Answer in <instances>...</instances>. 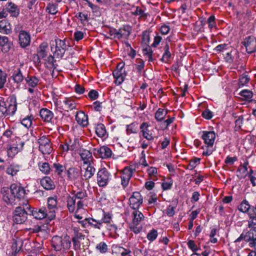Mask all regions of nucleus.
I'll use <instances>...</instances> for the list:
<instances>
[{
	"label": "nucleus",
	"mask_w": 256,
	"mask_h": 256,
	"mask_svg": "<svg viewBox=\"0 0 256 256\" xmlns=\"http://www.w3.org/2000/svg\"><path fill=\"white\" fill-rule=\"evenodd\" d=\"M93 106L95 110L100 112L102 109V102L100 101H96L93 103Z\"/></svg>",
	"instance_id": "774afa93"
},
{
	"label": "nucleus",
	"mask_w": 256,
	"mask_h": 256,
	"mask_svg": "<svg viewBox=\"0 0 256 256\" xmlns=\"http://www.w3.org/2000/svg\"><path fill=\"white\" fill-rule=\"evenodd\" d=\"M250 80V78L247 74H242L240 76L239 79L240 86H244Z\"/></svg>",
	"instance_id": "052dcab7"
},
{
	"label": "nucleus",
	"mask_w": 256,
	"mask_h": 256,
	"mask_svg": "<svg viewBox=\"0 0 256 256\" xmlns=\"http://www.w3.org/2000/svg\"><path fill=\"white\" fill-rule=\"evenodd\" d=\"M72 229L74 233L72 238L74 248L76 250H80V242L85 240L86 236L82 234L83 230L78 226L72 225Z\"/></svg>",
	"instance_id": "423d86ee"
},
{
	"label": "nucleus",
	"mask_w": 256,
	"mask_h": 256,
	"mask_svg": "<svg viewBox=\"0 0 256 256\" xmlns=\"http://www.w3.org/2000/svg\"><path fill=\"white\" fill-rule=\"evenodd\" d=\"M76 17L80 20L82 24L88 22V14L86 13L78 12L76 15Z\"/></svg>",
	"instance_id": "864d4df0"
},
{
	"label": "nucleus",
	"mask_w": 256,
	"mask_h": 256,
	"mask_svg": "<svg viewBox=\"0 0 256 256\" xmlns=\"http://www.w3.org/2000/svg\"><path fill=\"white\" fill-rule=\"evenodd\" d=\"M240 94L245 98L246 100L250 99L253 96V93L252 91L248 90H242L240 92Z\"/></svg>",
	"instance_id": "6e6d98bb"
},
{
	"label": "nucleus",
	"mask_w": 256,
	"mask_h": 256,
	"mask_svg": "<svg viewBox=\"0 0 256 256\" xmlns=\"http://www.w3.org/2000/svg\"><path fill=\"white\" fill-rule=\"evenodd\" d=\"M143 199L139 192H135L129 198V205L134 210H138L142 204Z\"/></svg>",
	"instance_id": "9d476101"
},
{
	"label": "nucleus",
	"mask_w": 256,
	"mask_h": 256,
	"mask_svg": "<svg viewBox=\"0 0 256 256\" xmlns=\"http://www.w3.org/2000/svg\"><path fill=\"white\" fill-rule=\"evenodd\" d=\"M136 68L138 72H140L144 68V63L143 60L141 59L136 60Z\"/></svg>",
	"instance_id": "338daca9"
},
{
	"label": "nucleus",
	"mask_w": 256,
	"mask_h": 256,
	"mask_svg": "<svg viewBox=\"0 0 256 256\" xmlns=\"http://www.w3.org/2000/svg\"><path fill=\"white\" fill-rule=\"evenodd\" d=\"M88 6L91 8L92 10V12L94 14V15L96 16H100L101 14V12L100 8L94 4H92L90 2H88Z\"/></svg>",
	"instance_id": "49530a36"
},
{
	"label": "nucleus",
	"mask_w": 256,
	"mask_h": 256,
	"mask_svg": "<svg viewBox=\"0 0 256 256\" xmlns=\"http://www.w3.org/2000/svg\"><path fill=\"white\" fill-rule=\"evenodd\" d=\"M6 74L0 70V90L4 88V84L6 82Z\"/></svg>",
	"instance_id": "603ef678"
},
{
	"label": "nucleus",
	"mask_w": 256,
	"mask_h": 256,
	"mask_svg": "<svg viewBox=\"0 0 256 256\" xmlns=\"http://www.w3.org/2000/svg\"><path fill=\"white\" fill-rule=\"evenodd\" d=\"M251 208L250 206L246 200H243L238 206V210L244 212H247Z\"/></svg>",
	"instance_id": "79ce46f5"
},
{
	"label": "nucleus",
	"mask_w": 256,
	"mask_h": 256,
	"mask_svg": "<svg viewBox=\"0 0 256 256\" xmlns=\"http://www.w3.org/2000/svg\"><path fill=\"white\" fill-rule=\"evenodd\" d=\"M132 224L134 225H138L144 218L143 214L138 210H134L132 213Z\"/></svg>",
	"instance_id": "2f4dec72"
},
{
	"label": "nucleus",
	"mask_w": 256,
	"mask_h": 256,
	"mask_svg": "<svg viewBox=\"0 0 256 256\" xmlns=\"http://www.w3.org/2000/svg\"><path fill=\"white\" fill-rule=\"evenodd\" d=\"M96 169L93 166V164H88L85 168V171L82 176V178L83 180H87L94 175Z\"/></svg>",
	"instance_id": "412c9836"
},
{
	"label": "nucleus",
	"mask_w": 256,
	"mask_h": 256,
	"mask_svg": "<svg viewBox=\"0 0 256 256\" xmlns=\"http://www.w3.org/2000/svg\"><path fill=\"white\" fill-rule=\"evenodd\" d=\"M202 138L208 146L212 147L216 138V134L214 132L204 131L203 132Z\"/></svg>",
	"instance_id": "f3484780"
},
{
	"label": "nucleus",
	"mask_w": 256,
	"mask_h": 256,
	"mask_svg": "<svg viewBox=\"0 0 256 256\" xmlns=\"http://www.w3.org/2000/svg\"><path fill=\"white\" fill-rule=\"evenodd\" d=\"M112 74L115 78L116 84L120 85L124 82L126 76L124 70L116 69L113 72Z\"/></svg>",
	"instance_id": "5701e85b"
},
{
	"label": "nucleus",
	"mask_w": 256,
	"mask_h": 256,
	"mask_svg": "<svg viewBox=\"0 0 256 256\" xmlns=\"http://www.w3.org/2000/svg\"><path fill=\"white\" fill-rule=\"evenodd\" d=\"M248 226L250 228H256V216H249Z\"/></svg>",
	"instance_id": "bf43d9fd"
},
{
	"label": "nucleus",
	"mask_w": 256,
	"mask_h": 256,
	"mask_svg": "<svg viewBox=\"0 0 256 256\" xmlns=\"http://www.w3.org/2000/svg\"><path fill=\"white\" fill-rule=\"evenodd\" d=\"M98 249L101 253H105L108 250V246L104 242H101L96 246Z\"/></svg>",
	"instance_id": "680f3d73"
},
{
	"label": "nucleus",
	"mask_w": 256,
	"mask_h": 256,
	"mask_svg": "<svg viewBox=\"0 0 256 256\" xmlns=\"http://www.w3.org/2000/svg\"><path fill=\"white\" fill-rule=\"evenodd\" d=\"M111 179L110 173L104 168L100 170L97 173V183L100 187L107 186Z\"/></svg>",
	"instance_id": "0eeeda50"
},
{
	"label": "nucleus",
	"mask_w": 256,
	"mask_h": 256,
	"mask_svg": "<svg viewBox=\"0 0 256 256\" xmlns=\"http://www.w3.org/2000/svg\"><path fill=\"white\" fill-rule=\"evenodd\" d=\"M46 11L50 14H56L58 12V4L48 3L46 8Z\"/></svg>",
	"instance_id": "37998d69"
},
{
	"label": "nucleus",
	"mask_w": 256,
	"mask_h": 256,
	"mask_svg": "<svg viewBox=\"0 0 256 256\" xmlns=\"http://www.w3.org/2000/svg\"><path fill=\"white\" fill-rule=\"evenodd\" d=\"M48 208L50 214V220H53L55 218V209L56 208L58 202L56 196L50 197L48 200Z\"/></svg>",
	"instance_id": "2eb2a0df"
},
{
	"label": "nucleus",
	"mask_w": 256,
	"mask_h": 256,
	"mask_svg": "<svg viewBox=\"0 0 256 256\" xmlns=\"http://www.w3.org/2000/svg\"><path fill=\"white\" fill-rule=\"evenodd\" d=\"M52 246L54 250L59 252L61 250L66 251L71 246V240L68 236L64 238L55 236L52 237L51 241Z\"/></svg>",
	"instance_id": "f03ea898"
},
{
	"label": "nucleus",
	"mask_w": 256,
	"mask_h": 256,
	"mask_svg": "<svg viewBox=\"0 0 256 256\" xmlns=\"http://www.w3.org/2000/svg\"><path fill=\"white\" fill-rule=\"evenodd\" d=\"M138 124L133 122L127 126L126 131L128 134L136 133L138 131Z\"/></svg>",
	"instance_id": "8fccbe9b"
},
{
	"label": "nucleus",
	"mask_w": 256,
	"mask_h": 256,
	"mask_svg": "<svg viewBox=\"0 0 256 256\" xmlns=\"http://www.w3.org/2000/svg\"><path fill=\"white\" fill-rule=\"evenodd\" d=\"M98 153L99 156L102 158H110L112 155V150L106 146H101L98 150Z\"/></svg>",
	"instance_id": "bb28decb"
},
{
	"label": "nucleus",
	"mask_w": 256,
	"mask_h": 256,
	"mask_svg": "<svg viewBox=\"0 0 256 256\" xmlns=\"http://www.w3.org/2000/svg\"><path fill=\"white\" fill-rule=\"evenodd\" d=\"M0 32L6 34L12 32L11 25L7 20H4L0 21Z\"/></svg>",
	"instance_id": "c756f323"
},
{
	"label": "nucleus",
	"mask_w": 256,
	"mask_h": 256,
	"mask_svg": "<svg viewBox=\"0 0 256 256\" xmlns=\"http://www.w3.org/2000/svg\"><path fill=\"white\" fill-rule=\"evenodd\" d=\"M242 240L248 242L250 248H254L256 249V228H250L248 232H242L234 240V242H238Z\"/></svg>",
	"instance_id": "7ed1b4c3"
},
{
	"label": "nucleus",
	"mask_w": 256,
	"mask_h": 256,
	"mask_svg": "<svg viewBox=\"0 0 256 256\" xmlns=\"http://www.w3.org/2000/svg\"><path fill=\"white\" fill-rule=\"evenodd\" d=\"M148 126L147 122H142L140 126V130L142 136L146 140H151L154 139V136L152 134L150 133V132L148 129Z\"/></svg>",
	"instance_id": "b1692460"
},
{
	"label": "nucleus",
	"mask_w": 256,
	"mask_h": 256,
	"mask_svg": "<svg viewBox=\"0 0 256 256\" xmlns=\"http://www.w3.org/2000/svg\"><path fill=\"white\" fill-rule=\"evenodd\" d=\"M20 168L18 165L11 164L6 169V173L12 176H14L16 174L17 172H19Z\"/></svg>",
	"instance_id": "c03bdc74"
},
{
	"label": "nucleus",
	"mask_w": 256,
	"mask_h": 256,
	"mask_svg": "<svg viewBox=\"0 0 256 256\" xmlns=\"http://www.w3.org/2000/svg\"><path fill=\"white\" fill-rule=\"evenodd\" d=\"M68 178L70 180H76L80 176V170L76 168H69L67 170Z\"/></svg>",
	"instance_id": "6ab92c4d"
},
{
	"label": "nucleus",
	"mask_w": 256,
	"mask_h": 256,
	"mask_svg": "<svg viewBox=\"0 0 256 256\" xmlns=\"http://www.w3.org/2000/svg\"><path fill=\"white\" fill-rule=\"evenodd\" d=\"M32 118L30 116H27L26 118H24L21 122V124L26 128H29L31 126L32 124Z\"/></svg>",
	"instance_id": "5fc2aeb1"
},
{
	"label": "nucleus",
	"mask_w": 256,
	"mask_h": 256,
	"mask_svg": "<svg viewBox=\"0 0 256 256\" xmlns=\"http://www.w3.org/2000/svg\"><path fill=\"white\" fill-rule=\"evenodd\" d=\"M52 51L56 58H62L66 51V45L64 40L55 39L50 42Z\"/></svg>",
	"instance_id": "20e7f679"
},
{
	"label": "nucleus",
	"mask_w": 256,
	"mask_h": 256,
	"mask_svg": "<svg viewBox=\"0 0 256 256\" xmlns=\"http://www.w3.org/2000/svg\"><path fill=\"white\" fill-rule=\"evenodd\" d=\"M26 84L31 88H34L38 84L40 79L36 76H28L25 78Z\"/></svg>",
	"instance_id": "4c0bfd02"
},
{
	"label": "nucleus",
	"mask_w": 256,
	"mask_h": 256,
	"mask_svg": "<svg viewBox=\"0 0 256 256\" xmlns=\"http://www.w3.org/2000/svg\"><path fill=\"white\" fill-rule=\"evenodd\" d=\"M134 170L129 167H126L122 171L121 178V184L124 188H126L128 182L130 178L132 176Z\"/></svg>",
	"instance_id": "ddd939ff"
},
{
	"label": "nucleus",
	"mask_w": 256,
	"mask_h": 256,
	"mask_svg": "<svg viewBox=\"0 0 256 256\" xmlns=\"http://www.w3.org/2000/svg\"><path fill=\"white\" fill-rule=\"evenodd\" d=\"M26 208L18 206L16 208L13 213L12 220L14 222L17 224H21L26 222L28 214L30 213L28 210V206L26 205Z\"/></svg>",
	"instance_id": "39448f33"
},
{
	"label": "nucleus",
	"mask_w": 256,
	"mask_h": 256,
	"mask_svg": "<svg viewBox=\"0 0 256 256\" xmlns=\"http://www.w3.org/2000/svg\"><path fill=\"white\" fill-rule=\"evenodd\" d=\"M88 96L92 100H94L98 98V93L96 90H92L89 92Z\"/></svg>",
	"instance_id": "0e129e2a"
},
{
	"label": "nucleus",
	"mask_w": 256,
	"mask_h": 256,
	"mask_svg": "<svg viewBox=\"0 0 256 256\" xmlns=\"http://www.w3.org/2000/svg\"><path fill=\"white\" fill-rule=\"evenodd\" d=\"M58 102V104L60 105V108L66 111L77 109L76 104L72 98H66L62 100H60Z\"/></svg>",
	"instance_id": "9b49d317"
},
{
	"label": "nucleus",
	"mask_w": 256,
	"mask_h": 256,
	"mask_svg": "<svg viewBox=\"0 0 256 256\" xmlns=\"http://www.w3.org/2000/svg\"><path fill=\"white\" fill-rule=\"evenodd\" d=\"M7 106L2 98L0 99V118L6 116Z\"/></svg>",
	"instance_id": "09e8293b"
},
{
	"label": "nucleus",
	"mask_w": 256,
	"mask_h": 256,
	"mask_svg": "<svg viewBox=\"0 0 256 256\" xmlns=\"http://www.w3.org/2000/svg\"><path fill=\"white\" fill-rule=\"evenodd\" d=\"M1 192L3 194V199L7 204H15V200L16 199L14 194L10 192V191Z\"/></svg>",
	"instance_id": "f704fd0d"
},
{
	"label": "nucleus",
	"mask_w": 256,
	"mask_h": 256,
	"mask_svg": "<svg viewBox=\"0 0 256 256\" xmlns=\"http://www.w3.org/2000/svg\"><path fill=\"white\" fill-rule=\"evenodd\" d=\"M88 220V224L92 226L94 228L100 229L102 226L100 220H95L94 218H89Z\"/></svg>",
	"instance_id": "de8ad7c7"
},
{
	"label": "nucleus",
	"mask_w": 256,
	"mask_h": 256,
	"mask_svg": "<svg viewBox=\"0 0 256 256\" xmlns=\"http://www.w3.org/2000/svg\"><path fill=\"white\" fill-rule=\"evenodd\" d=\"M40 184L46 190H50L55 188V185L53 181L50 177L45 176L40 180Z\"/></svg>",
	"instance_id": "cd10ccee"
},
{
	"label": "nucleus",
	"mask_w": 256,
	"mask_h": 256,
	"mask_svg": "<svg viewBox=\"0 0 256 256\" xmlns=\"http://www.w3.org/2000/svg\"><path fill=\"white\" fill-rule=\"evenodd\" d=\"M76 120L79 124L83 126H86L88 124V116L82 112H77Z\"/></svg>",
	"instance_id": "c85d7f7f"
},
{
	"label": "nucleus",
	"mask_w": 256,
	"mask_h": 256,
	"mask_svg": "<svg viewBox=\"0 0 256 256\" xmlns=\"http://www.w3.org/2000/svg\"><path fill=\"white\" fill-rule=\"evenodd\" d=\"M66 170V167L58 162L53 164L52 166V172H54L58 176H62V172Z\"/></svg>",
	"instance_id": "e433bc0d"
},
{
	"label": "nucleus",
	"mask_w": 256,
	"mask_h": 256,
	"mask_svg": "<svg viewBox=\"0 0 256 256\" xmlns=\"http://www.w3.org/2000/svg\"><path fill=\"white\" fill-rule=\"evenodd\" d=\"M166 114V110L162 108H158L155 114V118L157 120L161 121L164 118Z\"/></svg>",
	"instance_id": "a18cd8bd"
},
{
	"label": "nucleus",
	"mask_w": 256,
	"mask_h": 256,
	"mask_svg": "<svg viewBox=\"0 0 256 256\" xmlns=\"http://www.w3.org/2000/svg\"><path fill=\"white\" fill-rule=\"evenodd\" d=\"M88 194L86 190H81L77 192H74L73 196H68L67 198V208L70 212L75 210L78 212L83 209L86 206Z\"/></svg>",
	"instance_id": "f257e3e1"
},
{
	"label": "nucleus",
	"mask_w": 256,
	"mask_h": 256,
	"mask_svg": "<svg viewBox=\"0 0 256 256\" xmlns=\"http://www.w3.org/2000/svg\"><path fill=\"white\" fill-rule=\"evenodd\" d=\"M68 144L69 148H70V150H76L80 148V144L78 139H74V142L70 140Z\"/></svg>",
	"instance_id": "3c124183"
},
{
	"label": "nucleus",
	"mask_w": 256,
	"mask_h": 256,
	"mask_svg": "<svg viewBox=\"0 0 256 256\" xmlns=\"http://www.w3.org/2000/svg\"><path fill=\"white\" fill-rule=\"evenodd\" d=\"M96 132L97 136L100 138H103L106 134V130L104 124H96Z\"/></svg>",
	"instance_id": "58836bf2"
},
{
	"label": "nucleus",
	"mask_w": 256,
	"mask_h": 256,
	"mask_svg": "<svg viewBox=\"0 0 256 256\" xmlns=\"http://www.w3.org/2000/svg\"><path fill=\"white\" fill-rule=\"evenodd\" d=\"M131 28L129 26H124L118 30L117 38H128L131 32Z\"/></svg>",
	"instance_id": "aec40b11"
},
{
	"label": "nucleus",
	"mask_w": 256,
	"mask_h": 256,
	"mask_svg": "<svg viewBox=\"0 0 256 256\" xmlns=\"http://www.w3.org/2000/svg\"><path fill=\"white\" fill-rule=\"evenodd\" d=\"M39 150L44 154H50L52 150L50 140L45 136L40 137L38 140Z\"/></svg>",
	"instance_id": "1a4fd4ad"
},
{
	"label": "nucleus",
	"mask_w": 256,
	"mask_h": 256,
	"mask_svg": "<svg viewBox=\"0 0 256 256\" xmlns=\"http://www.w3.org/2000/svg\"><path fill=\"white\" fill-rule=\"evenodd\" d=\"M158 236V232L156 230H151L147 234V238L151 242L154 241Z\"/></svg>",
	"instance_id": "13d9d810"
},
{
	"label": "nucleus",
	"mask_w": 256,
	"mask_h": 256,
	"mask_svg": "<svg viewBox=\"0 0 256 256\" xmlns=\"http://www.w3.org/2000/svg\"><path fill=\"white\" fill-rule=\"evenodd\" d=\"M12 78L14 81L17 83H20L24 80V76L20 68H14L13 70Z\"/></svg>",
	"instance_id": "7c9ffc66"
},
{
	"label": "nucleus",
	"mask_w": 256,
	"mask_h": 256,
	"mask_svg": "<svg viewBox=\"0 0 256 256\" xmlns=\"http://www.w3.org/2000/svg\"><path fill=\"white\" fill-rule=\"evenodd\" d=\"M172 184V180L169 178L166 181L163 182L162 184V186L164 190H167L170 188Z\"/></svg>",
	"instance_id": "69168bd1"
},
{
	"label": "nucleus",
	"mask_w": 256,
	"mask_h": 256,
	"mask_svg": "<svg viewBox=\"0 0 256 256\" xmlns=\"http://www.w3.org/2000/svg\"><path fill=\"white\" fill-rule=\"evenodd\" d=\"M248 53L251 54L256 51V38L253 36H250L243 42Z\"/></svg>",
	"instance_id": "4468645a"
},
{
	"label": "nucleus",
	"mask_w": 256,
	"mask_h": 256,
	"mask_svg": "<svg viewBox=\"0 0 256 256\" xmlns=\"http://www.w3.org/2000/svg\"><path fill=\"white\" fill-rule=\"evenodd\" d=\"M0 46L2 47V51L4 52H8L10 48L11 43L8 37L0 36Z\"/></svg>",
	"instance_id": "473e14b6"
},
{
	"label": "nucleus",
	"mask_w": 256,
	"mask_h": 256,
	"mask_svg": "<svg viewBox=\"0 0 256 256\" xmlns=\"http://www.w3.org/2000/svg\"><path fill=\"white\" fill-rule=\"evenodd\" d=\"M80 155L84 164H93L92 154L89 150H82L80 152Z\"/></svg>",
	"instance_id": "4be33fe9"
},
{
	"label": "nucleus",
	"mask_w": 256,
	"mask_h": 256,
	"mask_svg": "<svg viewBox=\"0 0 256 256\" xmlns=\"http://www.w3.org/2000/svg\"><path fill=\"white\" fill-rule=\"evenodd\" d=\"M143 54L144 55L146 56H148V60L149 62L152 61V48L150 46H148L143 50Z\"/></svg>",
	"instance_id": "4d7b16f0"
},
{
	"label": "nucleus",
	"mask_w": 256,
	"mask_h": 256,
	"mask_svg": "<svg viewBox=\"0 0 256 256\" xmlns=\"http://www.w3.org/2000/svg\"><path fill=\"white\" fill-rule=\"evenodd\" d=\"M48 44L46 42H42L38 48V56L42 58H45L48 54Z\"/></svg>",
	"instance_id": "c9c22d12"
},
{
	"label": "nucleus",
	"mask_w": 256,
	"mask_h": 256,
	"mask_svg": "<svg viewBox=\"0 0 256 256\" xmlns=\"http://www.w3.org/2000/svg\"><path fill=\"white\" fill-rule=\"evenodd\" d=\"M10 102V104L8 107L7 106V112H6V116L14 115L17 109V104L16 98H11Z\"/></svg>",
	"instance_id": "72a5a7b5"
},
{
	"label": "nucleus",
	"mask_w": 256,
	"mask_h": 256,
	"mask_svg": "<svg viewBox=\"0 0 256 256\" xmlns=\"http://www.w3.org/2000/svg\"><path fill=\"white\" fill-rule=\"evenodd\" d=\"M112 217L110 214L104 213V216L102 218L99 219L100 220L101 225L103 223H110Z\"/></svg>",
	"instance_id": "e2e57ef3"
},
{
	"label": "nucleus",
	"mask_w": 256,
	"mask_h": 256,
	"mask_svg": "<svg viewBox=\"0 0 256 256\" xmlns=\"http://www.w3.org/2000/svg\"><path fill=\"white\" fill-rule=\"evenodd\" d=\"M30 214H32L34 218L38 220H42L44 218H48L50 220V212H48L46 208H42L39 209H36L34 210H31L28 208Z\"/></svg>",
	"instance_id": "f8f14e48"
},
{
	"label": "nucleus",
	"mask_w": 256,
	"mask_h": 256,
	"mask_svg": "<svg viewBox=\"0 0 256 256\" xmlns=\"http://www.w3.org/2000/svg\"><path fill=\"white\" fill-rule=\"evenodd\" d=\"M38 166L40 170L45 174H48L50 172H52V166H50L48 162H40Z\"/></svg>",
	"instance_id": "ea45409f"
},
{
	"label": "nucleus",
	"mask_w": 256,
	"mask_h": 256,
	"mask_svg": "<svg viewBox=\"0 0 256 256\" xmlns=\"http://www.w3.org/2000/svg\"><path fill=\"white\" fill-rule=\"evenodd\" d=\"M10 191L12 194H14V196L17 200H20L24 198L26 191L24 188L20 185L15 184H12L10 188H3L1 190V192Z\"/></svg>",
	"instance_id": "6e6552de"
},
{
	"label": "nucleus",
	"mask_w": 256,
	"mask_h": 256,
	"mask_svg": "<svg viewBox=\"0 0 256 256\" xmlns=\"http://www.w3.org/2000/svg\"><path fill=\"white\" fill-rule=\"evenodd\" d=\"M40 116L44 122H48L54 117L52 112L47 108H42L40 112Z\"/></svg>",
	"instance_id": "a878e982"
},
{
	"label": "nucleus",
	"mask_w": 256,
	"mask_h": 256,
	"mask_svg": "<svg viewBox=\"0 0 256 256\" xmlns=\"http://www.w3.org/2000/svg\"><path fill=\"white\" fill-rule=\"evenodd\" d=\"M45 60L46 68L50 70H54L56 68L57 65L56 64V60H54V56L50 55Z\"/></svg>",
	"instance_id": "a19ab883"
},
{
	"label": "nucleus",
	"mask_w": 256,
	"mask_h": 256,
	"mask_svg": "<svg viewBox=\"0 0 256 256\" xmlns=\"http://www.w3.org/2000/svg\"><path fill=\"white\" fill-rule=\"evenodd\" d=\"M6 9L12 16L17 17L20 14V10L18 6L12 2L6 4Z\"/></svg>",
	"instance_id": "393cba45"
},
{
	"label": "nucleus",
	"mask_w": 256,
	"mask_h": 256,
	"mask_svg": "<svg viewBox=\"0 0 256 256\" xmlns=\"http://www.w3.org/2000/svg\"><path fill=\"white\" fill-rule=\"evenodd\" d=\"M24 144V142H20L18 144L10 145L8 148V154L10 157H13L18 152L22 150Z\"/></svg>",
	"instance_id": "dca6fc26"
},
{
	"label": "nucleus",
	"mask_w": 256,
	"mask_h": 256,
	"mask_svg": "<svg viewBox=\"0 0 256 256\" xmlns=\"http://www.w3.org/2000/svg\"><path fill=\"white\" fill-rule=\"evenodd\" d=\"M19 43L22 48H26L30 44V36L26 32L22 30L19 34Z\"/></svg>",
	"instance_id": "a211bd4d"
}]
</instances>
